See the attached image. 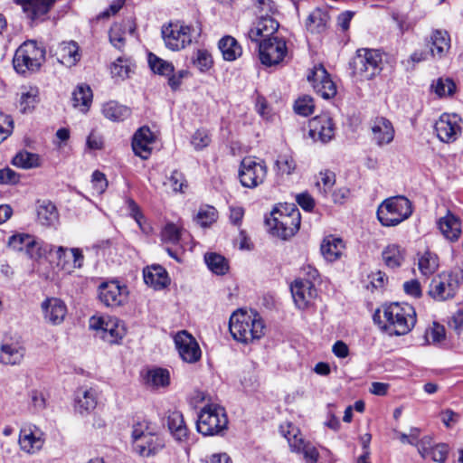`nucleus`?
I'll return each mask as SVG.
<instances>
[{
	"instance_id": "1",
	"label": "nucleus",
	"mask_w": 463,
	"mask_h": 463,
	"mask_svg": "<svg viewBox=\"0 0 463 463\" xmlns=\"http://www.w3.org/2000/svg\"><path fill=\"white\" fill-rule=\"evenodd\" d=\"M229 329L236 341L248 344L264 335L265 326L257 312L239 309L231 316Z\"/></svg>"
},
{
	"instance_id": "2",
	"label": "nucleus",
	"mask_w": 463,
	"mask_h": 463,
	"mask_svg": "<svg viewBox=\"0 0 463 463\" xmlns=\"http://www.w3.org/2000/svg\"><path fill=\"white\" fill-rule=\"evenodd\" d=\"M384 322L382 328L390 335H404L414 327L417 317L414 307L408 303H391L383 307Z\"/></svg>"
},
{
	"instance_id": "3",
	"label": "nucleus",
	"mask_w": 463,
	"mask_h": 463,
	"mask_svg": "<svg viewBox=\"0 0 463 463\" xmlns=\"http://www.w3.org/2000/svg\"><path fill=\"white\" fill-rule=\"evenodd\" d=\"M301 216L294 203H279L266 218V223L274 234L286 240L292 237L299 229Z\"/></svg>"
},
{
	"instance_id": "4",
	"label": "nucleus",
	"mask_w": 463,
	"mask_h": 463,
	"mask_svg": "<svg viewBox=\"0 0 463 463\" xmlns=\"http://www.w3.org/2000/svg\"><path fill=\"white\" fill-rule=\"evenodd\" d=\"M383 54L378 49L360 48L349 62L351 74L357 80H372L383 69Z\"/></svg>"
},
{
	"instance_id": "5",
	"label": "nucleus",
	"mask_w": 463,
	"mask_h": 463,
	"mask_svg": "<svg viewBox=\"0 0 463 463\" xmlns=\"http://www.w3.org/2000/svg\"><path fill=\"white\" fill-rule=\"evenodd\" d=\"M412 213V204L405 196L385 199L377 209V218L385 227H392L407 220Z\"/></svg>"
},
{
	"instance_id": "6",
	"label": "nucleus",
	"mask_w": 463,
	"mask_h": 463,
	"mask_svg": "<svg viewBox=\"0 0 463 463\" xmlns=\"http://www.w3.org/2000/svg\"><path fill=\"white\" fill-rule=\"evenodd\" d=\"M44 58V50L38 47L34 41H27L15 51L13 66L17 73L26 75L39 71Z\"/></svg>"
},
{
	"instance_id": "7",
	"label": "nucleus",
	"mask_w": 463,
	"mask_h": 463,
	"mask_svg": "<svg viewBox=\"0 0 463 463\" xmlns=\"http://www.w3.org/2000/svg\"><path fill=\"white\" fill-rule=\"evenodd\" d=\"M228 426V418L224 408L217 404L204 406L196 422L198 432L203 436L222 435Z\"/></svg>"
},
{
	"instance_id": "8",
	"label": "nucleus",
	"mask_w": 463,
	"mask_h": 463,
	"mask_svg": "<svg viewBox=\"0 0 463 463\" xmlns=\"http://www.w3.org/2000/svg\"><path fill=\"white\" fill-rule=\"evenodd\" d=\"M462 281V270H455L448 275L434 278L430 284L429 295L437 301L452 298Z\"/></svg>"
},
{
	"instance_id": "9",
	"label": "nucleus",
	"mask_w": 463,
	"mask_h": 463,
	"mask_svg": "<svg viewBox=\"0 0 463 463\" xmlns=\"http://www.w3.org/2000/svg\"><path fill=\"white\" fill-rule=\"evenodd\" d=\"M280 432L287 439L292 451L303 454L308 463H316L317 461L319 453L317 448L301 437L297 427L291 423H288L285 426L281 425Z\"/></svg>"
},
{
	"instance_id": "10",
	"label": "nucleus",
	"mask_w": 463,
	"mask_h": 463,
	"mask_svg": "<svg viewBox=\"0 0 463 463\" xmlns=\"http://www.w3.org/2000/svg\"><path fill=\"white\" fill-rule=\"evenodd\" d=\"M287 55V43L283 38L269 37L259 43L260 60L266 66L270 67L281 63Z\"/></svg>"
},
{
	"instance_id": "11",
	"label": "nucleus",
	"mask_w": 463,
	"mask_h": 463,
	"mask_svg": "<svg viewBox=\"0 0 463 463\" xmlns=\"http://www.w3.org/2000/svg\"><path fill=\"white\" fill-rule=\"evenodd\" d=\"M267 173L268 168L263 161L245 157L240 165L239 179L242 186L255 188L264 182Z\"/></svg>"
},
{
	"instance_id": "12",
	"label": "nucleus",
	"mask_w": 463,
	"mask_h": 463,
	"mask_svg": "<svg viewBox=\"0 0 463 463\" xmlns=\"http://www.w3.org/2000/svg\"><path fill=\"white\" fill-rule=\"evenodd\" d=\"M190 25L176 22L162 27V36L165 46L172 51H179L192 43Z\"/></svg>"
},
{
	"instance_id": "13",
	"label": "nucleus",
	"mask_w": 463,
	"mask_h": 463,
	"mask_svg": "<svg viewBox=\"0 0 463 463\" xmlns=\"http://www.w3.org/2000/svg\"><path fill=\"white\" fill-rule=\"evenodd\" d=\"M90 327L99 331L100 337L109 344L118 343L126 333L123 324L115 317H92Z\"/></svg>"
},
{
	"instance_id": "14",
	"label": "nucleus",
	"mask_w": 463,
	"mask_h": 463,
	"mask_svg": "<svg viewBox=\"0 0 463 463\" xmlns=\"http://www.w3.org/2000/svg\"><path fill=\"white\" fill-rule=\"evenodd\" d=\"M99 301L108 307H118L128 300V290L126 285L118 280L102 282L98 288Z\"/></svg>"
},
{
	"instance_id": "15",
	"label": "nucleus",
	"mask_w": 463,
	"mask_h": 463,
	"mask_svg": "<svg viewBox=\"0 0 463 463\" xmlns=\"http://www.w3.org/2000/svg\"><path fill=\"white\" fill-rule=\"evenodd\" d=\"M438 138L452 143L461 135L460 118L457 114H442L434 125Z\"/></svg>"
},
{
	"instance_id": "16",
	"label": "nucleus",
	"mask_w": 463,
	"mask_h": 463,
	"mask_svg": "<svg viewBox=\"0 0 463 463\" xmlns=\"http://www.w3.org/2000/svg\"><path fill=\"white\" fill-rule=\"evenodd\" d=\"M307 80L316 93L323 99H329L335 96L336 86L322 65L315 66L307 75Z\"/></svg>"
},
{
	"instance_id": "17",
	"label": "nucleus",
	"mask_w": 463,
	"mask_h": 463,
	"mask_svg": "<svg viewBox=\"0 0 463 463\" xmlns=\"http://www.w3.org/2000/svg\"><path fill=\"white\" fill-rule=\"evenodd\" d=\"M56 0H15L31 25L38 24L46 20L47 14L54 5Z\"/></svg>"
},
{
	"instance_id": "18",
	"label": "nucleus",
	"mask_w": 463,
	"mask_h": 463,
	"mask_svg": "<svg viewBox=\"0 0 463 463\" xmlns=\"http://www.w3.org/2000/svg\"><path fill=\"white\" fill-rule=\"evenodd\" d=\"M44 442V433L36 425L28 424L21 428L18 443L25 453L35 454L43 449Z\"/></svg>"
},
{
	"instance_id": "19",
	"label": "nucleus",
	"mask_w": 463,
	"mask_h": 463,
	"mask_svg": "<svg viewBox=\"0 0 463 463\" xmlns=\"http://www.w3.org/2000/svg\"><path fill=\"white\" fill-rule=\"evenodd\" d=\"M309 136L315 141L327 143L335 137V123L333 118L326 113L316 116L309 120Z\"/></svg>"
},
{
	"instance_id": "20",
	"label": "nucleus",
	"mask_w": 463,
	"mask_h": 463,
	"mask_svg": "<svg viewBox=\"0 0 463 463\" xmlns=\"http://www.w3.org/2000/svg\"><path fill=\"white\" fill-rule=\"evenodd\" d=\"M175 344L181 358L186 363H195L201 357V349L196 340L186 331L178 332Z\"/></svg>"
},
{
	"instance_id": "21",
	"label": "nucleus",
	"mask_w": 463,
	"mask_h": 463,
	"mask_svg": "<svg viewBox=\"0 0 463 463\" xmlns=\"http://www.w3.org/2000/svg\"><path fill=\"white\" fill-rule=\"evenodd\" d=\"M290 290L296 306L300 309L310 306L317 297V289L310 279H296Z\"/></svg>"
},
{
	"instance_id": "22",
	"label": "nucleus",
	"mask_w": 463,
	"mask_h": 463,
	"mask_svg": "<svg viewBox=\"0 0 463 463\" xmlns=\"http://www.w3.org/2000/svg\"><path fill=\"white\" fill-rule=\"evenodd\" d=\"M165 447V439L158 431L133 443L134 451L144 458L156 456Z\"/></svg>"
},
{
	"instance_id": "23",
	"label": "nucleus",
	"mask_w": 463,
	"mask_h": 463,
	"mask_svg": "<svg viewBox=\"0 0 463 463\" xmlns=\"http://www.w3.org/2000/svg\"><path fill=\"white\" fill-rule=\"evenodd\" d=\"M44 320L52 325L57 326L63 322L67 307L65 303L57 298H50L42 303Z\"/></svg>"
},
{
	"instance_id": "24",
	"label": "nucleus",
	"mask_w": 463,
	"mask_h": 463,
	"mask_svg": "<svg viewBox=\"0 0 463 463\" xmlns=\"http://www.w3.org/2000/svg\"><path fill=\"white\" fill-rule=\"evenodd\" d=\"M279 27V24L275 18L267 14H260L255 26L249 31L248 34L252 42L258 43L260 37L264 39L274 37L273 34Z\"/></svg>"
},
{
	"instance_id": "25",
	"label": "nucleus",
	"mask_w": 463,
	"mask_h": 463,
	"mask_svg": "<svg viewBox=\"0 0 463 463\" xmlns=\"http://www.w3.org/2000/svg\"><path fill=\"white\" fill-rule=\"evenodd\" d=\"M154 134L148 127H141L134 134L132 149L136 156L142 159H147L151 154L150 145L154 142Z\"/></svg>"
},
{
	"instance_id": "26",
	"label": "nucleus",
	"mask_w": 463,
	"mask_h": 463,
	"mask_svg": "<svg viewBox=\"0 0 463 463\" xmlns=\"http://www.w3.org/2000/svg\"><path fill=\"white\" fill-rule=\"evenodd\" d=\"M373 140L379 146L390 144L394 137V128L392 122L383 117L374 118L372 122Z\"/></svg>"
},
{
	"instance_id": "27",
	"label": "nucleus",
	"mask_w": 463,
	"mask_h": 463,
	"mask_svg": "<svg viewBox=\"0 0 463 463\" xmlns=\"http://www.w3.org/2000/svg\"><path fill=\"white\" fill-rule=\"evenodd\" d=\"M431 56L440 60L444 58L450 49V36L445 30L432 31L428 42Z\"/></svg>"
},
{
	"instance_id": "28",
	"label": "nucleus",
	"mask_w": 463,
	"mask_h": 463,
	"mask_svg": "<svg viewBox=\"0 0 463 463\" xmlns=\"http://www.w3.org/2000/svg\"><path fill=\"white\" fill-rule=\"evenodd\" d=\"M330 15L326 8H316L305 22L306 30L311 34H322L328 26Z\"/></svg>"
},
{
	"instance_id": "29",
	"label": "nucleus",
	"mask_w": 463,
	"mask_h": 463,
	"mask_svg": "<svg viewBox=\"0 0 463 463\" xmlns=\"http://www.w3.org/2000/svg\"><path fill=\"white\" fill-rule=\"evenodd\" d=\"M98 403V392L92 387L81 386L75 392V408L80 413L94 410Z\"/></svg>"
},
{
	"instance_id": "30",
	"label": "nucleus",
	"mask_w": 463,
	"mask_h": 463,
	"mask_svg": "<svg viewBox=\"0 0 463 463\" xmlns=\"http://www.w3.org/2000/svg\"><path fill=\"white\" fill-rule=\"evenodd\" d=\"M144 281L146 285L159 290L170 284L167 271L160 265H153L144 269Z\"/></svg>"
},
{
	"instance_id": "31",
	"label": "nucleus",
	"mask_w": 463,
	"mask_h": 463,
	"mask_svg": "<svg viewBox=\"0 0 463 463\" xmlns=\"http://www.w3.org/2000/svg\"><path fill=\"white\" fill-rule=\"evenodd\" d=\"M167 427L175 440L177 442L187 440L189 430L180 411H174L168 414Z\"/></svg>"
},
{
	"instance_id": "32",
	"label": "nucleus",
	"mask_w": 463,
	"mask_h": 463,
	"mask_svg": "<svg viewBox=\"0 0 463 463\" xmlns=\"http://www.w3.org/2000/svg\"><path fill=\"white\" fill-rule=\"evenodd\" d=\"M438 226L442 234L450 241H458L461 235V222L449 212L439 220Z\"/></svg>"
},
{
	"instance_id": "33",
	"label": "nucleus",
	"mask_w": 463,
	"mask_h": 463,
	"mask_svg": "<svg viewBox=\"0 0 463 463\" xmlns=\"http://www.w3.org/2000/svg\"><path fill=\"white\" fill-rule=\"evenodd\" d=\"M57 55L58 61L67 67L76 65L81 57L80 47L74 41L61 43L59 45Z\"/></svg>"
},
{
	"instance_id": "34",
	"label": "nucleus",
	"mask_w": 463,
	"mask_h": 463,
	"mask_svg": "<svg viewBox=\"0 0 463 463\" xmlns=\"http://www.w3.org/2000/svg\"><path fill=\"white\" fill-rule=\"evenodd\" d=\"M37 220L46 227L55 226L59 222V213L56 206L50 201H38Z\"/></svg>"
},
{
	"instance_id": "35",
	"label": "nucleus",
	"mask_w": 463,
	"mask_h": 463,
	"mask_svg": "<svg viewBox=\"0 0 463 463\" xmlns=\"http://www.w3.org/2000/svg\"><path fill=\"white\" fill-rule=\"evenodd\" d=\"M25 350L18 343H6L1 345L0 362L7 365L19 364L24 356Z\"/></svg>"
},
{
	"instance_id": "36",
	"label": "nucleus",
	"mask_w": 463,
	"mask_h": 463,
	"mask_svg": "<svg viewBox=\"0 0 463 463\" xmlns=\"http://www.w3.org/2000/svg\"><path fill=\"white\" fill-rule=\"evenodd\" d=\"M405 256L406 250L395 243L387 245L382 252L383 260L390 269L401 267L405 260Z\"/></svg>"
},
{
	"instance_id": "37",
	"label": "nucleus",
	"mask_w": 463,
	"mask_h": 463,
	"mask_svg": "<svg viewBox=\"0 0 463 463\" xmlns=\"http://www.w3.org/2000/svg\"><path fill=\"white\" fill-rule=\"evenodd\" d=\"M344 242L342 239L332 235L326 237L320 247V250L324 258L328 261L336 260L342 254Z\"/></svg>"
},
{
	"instance_id": "38",
	"label": "nucleus",
	"mask_w": 463,
	"mask_h": 463,
	"mask_svg": "<svg viewBox=\"0 0 463 463\" xmlns=\"http://www.w3.org/2000/svg\"><path fill=\"white\" fill-rule=\"evenodd\" d=\"M102 114L109 120L123 121L130 116L131 110L127 106L110 100L103 105Z\"/></svg>"
},
{
	"instance_id": "39",
	"label": "nucleus",
	"mask_w": 463,
	"mask_h": 463,
	"mask_svg": "<svg viewBox=\"0 0 463 463\" xmlns=\"http://www.w3.org/2000/svg\"><path fill=\"white\" fill-rule=\"evenodd\" d=\"M219 49L224 60L232 61L240 57L242 50L238 42L232 36L222 37L218 43Z\"/></svg>"
},
{
	"instance_id": "40",
	"label": "nucleus",
	"mask_w": 463,
	"mask_h": 463,
	"mask_svg": "<svg viewBox=\"0 0 463 463\" xmlns=\"http://www.w3.org/2000/svg\"><path fill=\"white\" fill-rule=\"evenodd\" d=\"M12 164L23 169H32L41 166L42 160L38 154L22 150L14 156Z\"/></svg>"
},
{
	"instance_id": "41",
	"label": "nucleus",
	"mask_w": 463,
	"mask_h": 463,
	"mask_svg": "<svg viewBox=\"0 0 463 463\" xmlns=\"http://www.w3.org/2000/svg\"><path fill=\"white\" fill-rule=\"evenodd\" d=\"M156 431H158V427L156 423L146 419L138 420L132 427L131 437L133 443Z\"/></svg>"
},
{
	"instance_id": "42",
	"label": "nucleus",
	"mask_w": 463,
	"mask_h": 463,
	"mask_svg": "<svg viewBox=\"0 0 463 463\" xmlns=\"http://www.w3.org/2000/svg\"><path fill=\"white\" fill-rule=\"evenodd\" d=\"M146 384L153 387H165L170 383L169 371L164 368H153L147 371L145 377Z\"/></svg>"
},
{
	"instance_id": "43",
	"label": "nucleus",
	"mask_w": 463,
	"mask_h": 463,
	"mask_svg": "<svg viewBox=\"0 0 463 463\" xmlns=\"http://www.w3.org/2000/svg\"><path fill=\"white\" fill-rule=\"evenodd\" d=\"M71 256L72 269H80L83 266L84 255L82 250L79 248L68 249L62 246L56 248V258L59 260V263L61 262L62 258Z\"/></svg>"
},
{
	"instance_id": "44",
	"label": "nucleus",
	"mask_w": 463,
	"mask_h": 463,
	"mask_svg": "<svg viewBox=\"0 0 463 463\" xmlns=\"http://www.w3.org/2000/svg\"><path fill=\"white\" fill-rule=\"evenodd\" d=\"M204 261L208 269L216 275H224L229 269L226 259L218 253H206Z\"/></svg>"
},
{
	"instance_id": "45",
	"label": "nucleus",
	"mask_w": 463,
	"mask_h": 463,
	"mask_svg": "<svg viewBox=\"0 0 463 463\" xmlns=\"http://www.w3.org/2000/svg\"><path fill=\"white\" fill-rule=\"evenodd\" d=\"M92 101V91L88 85H79L72 93V104L74 107H82L86 111Z\"/></svg>"
},
{
	"instance_id": "46",
	"label": "nucleus",
	"mask_w": 463,
	"mask_h": 463,
	"mask_svg": "<svg viewBox=\"0 0 463 463\" xmlns=\"http://www.w3.org/2000/svg\"><path fill=\"white\" fill-rule=\"evenodd\" d=\"M55 246L43 241H37L33 237V243L27 248L25 254L32 260H40L46 258L48 254H51L53 250L56 251Z\"/></svg>"
},
{
	"instance_id": "47",
	"label": "nucleus",
	"mask_w": 463,
	"mask_h": 463,
	"mask_svg": "<svg viewBox=\"0 0 463 463\" xmlns=\"http://www.w3.org/2000/svg\"><path fill=\"white\" fill-rule=\"evenodd\" d=\"M148 64L155 73L162 76L168 77L175 71L172 62L161 59L152 52L148 54Z\"/></svg>"
},
{
	"instance_id": "48",
	"label": "nucleus",
	"mask_w": 463,
	"mask_h": 463,
	"mask_svg": "<svg viewBox=\"0 0 463 463\" xmlns=\"http://www.w3.org/2000/svg\"><path fill=\"white\" fill-rule=\"evenodd\" d=\"M438 267V257L432 252L426 251L419 258L418 268L420 273L426 277L433 274Z\"/></svg>"
},
{
	"instance_id": "49",
	"label": "nucleus",
	"mask_w": 463,
	"mask_h": 463,
	"mask_svg": "<svg viewBox=\"0 0 463 463\" xmlns=\"http://www.w3.org/2000/svg\"><path fill=\"white\" fill-rule=\"evenodd\" d=\"M431 90L438 97L451 96L456 90V84L450 78H439L431 84Z\"/></svg>"
},
{
	"instance_id": "50",
	"label": "nucleus",
	"mask_w": 463,
	"mask_h": 463,
	"mask_svg": "<svg viewBox=\"0 0 463 463\" xmlns=\"http://www.w3.org/2000/svg\"><path fill=\"white\" fill-rule=\"evenodd\" d=\"M110 72L113 78L117 80H125L129 77L131 72V62L128 59L119 57L110 67Z\"/></svg>"
},
{
	"instance_id": "51",
	"label": "nucleus",
	"mask_w": 463,
	"mask_h": 463,
	"mask_svg": "<svg viewBox=\"0 0 463 463\" xmlns=\"http://www.w3.org/2000/svg\"><path fill=\"white\" fill-rule=\"evenodd\" d=\"M126 203L130 216L136 221L141 231L146 234L149 233L151 227L146 223V218L143 215L137 203L131 198H128Z\"/></svg>"
},
{
	"instance_id": "52",
	"label": "nucleus",
	"mask_w": 463,
	"mask_h": 463,
	"mask_svg": "<svg viewBox=\"0 0 463 463\" xmlns=\"http://www.w3.org/2000/svg\"><path fill=\"white\" fill-rule=\"evenodd\" d=\"M33 243V236L27 233H15L8 239V248L16 251H26L27 248Z\"/></svg>"
},
{
	"instance_id": "53",
	"label": "nucleus",
	"mask_w": 463,
	"mask_h": 463,
	"mask_svg": "<svg viewBox=\"0 0 463 463\" xmlns=\"http://www.w3.org/2000/svg\"><path fill=\"white\" fill-rule=\"evenodd\" d=\"M39 90L36 87H29L22 91L20 98L21 111L26 113L30 111L38 102Z\"/></svg>"
},
{
	"instance_id": "54",
	"label": "nucleus",
	"mask_w": 463,
	"mask_h": 463,
	"mask_svg": "<svg viewBox=\"0 0 463 463\" xmlns=\"http://www.w3.org/2000/svg\"><path fill=\"white\" fill-rule=\"evenodd\" d=\"M315 103L309 95L300 96L294 103V111L300 116L307 117L314 112Z\"/></svg>"
},
{
	"instance_id": "55",
	"label": "nucleus",
	"mask_w": 463,
	"mask_h": 463,
	"mask_svg": "<svg viewBox=\"0 0 463 463\" xmlns=\"http://www.w3.org/2000/svg\"><path fill=\"white\" fill-rule=\"evenodd\" d=\"M126 26L122 24H114L109 33L110 43L117 49L121 50L125 46Z\"/></svg>"
},
{
	"instance_id": "56",
	"label": "nucleus",
	"mask_w": 463,
	"mask_h": 463,
	"mask_svg": "<svg viewBox=\"0 0 463 463\" xmlns=\"http://www.w3.org/2000/svg\"><path fill=\"white\" fill-rule=\"evenodd\" d=\"M217 219V211L214 207L204 205L201 207L196 215V222L202 227L210 226Z\"/></svg>"
},
{
	"instance_id": "57",
	"label": "nucleus",
	"mask_w": 463,
	"mask_h": 463,
	"mask_svg": "<svg viewBox=\"0 0 463 463\" xmlns=\"http://www.w3.org/2000/svg\"><path fill=\"white\" fill-rule=\"evenodd\" d=\"M296 166V162L289 154H281L276 160V168L280 175H291L295 171Z\"/></svg>"
},
{
	"instance_id": "58",
	"label": "nucleus",
	"mask_w": 463,
	"mask_h": 463,
	"mask_svg": "<svg viewBox=\"0 0 463 463\" xmlns=\"http://www.w3.org/2000/svg\"><path fill=\"white\" fill-rule=\"evenodd\" d=\"M335 183V175L331 171L320 172L316 185L317 186L320 193L325 195L332 189Z\"/></svg>"
},
{
	"instance_id": "59",
	"label": "nucleus",
	"mask_w": 463,
	"mask_h": 463,
	"mask_svg": "<svg viewBox=\"0 0 463 463\" xmlns=\"http://www.w3.org/2000/svg\"><path fill=\"white\" fill-rule=\"evenodd\" d=\"M182 235V230L175 223L165 224L161 232V239L165 242L176 244L179 242Z\"/></svg>"
},
{
	"instance_id": "60",
	"label": "nucleus",
	"mask_w": 463,
	"mask_h": 463,
	"mask_svg": "<svg viewBox=\"0 0 463 463\" xmlns=\"http://www.w3.org/2000/svg\"><path fill=\"white\" fill-rule=\"evenodd\" d=\"M193 62L202 72L211 69L213 64V57L207 50H198Z\"/></svg>"
},
{
	"instance_id": "61",
	"label": "nucleus",
	"mask_w": 463,
	"mask_h": 463,
	"mask_svg": "<svg viewBox=\"0 0 463 463\" xmlns=\"http://www.w3.org/2000/svg\"><path fill=\"white\" fill-rule=\"evenodd\" d=\"M192 145L196 150H202L211 143V137L206 129H198L194 132L191 140Z\"/></svg>"
},
{
	"instance_id": "62",
	"label": "nucleus",
	"mask_w": 463,
	"mask_h": 463,
	"mask_svg": "<svg viewBox=\"0 0 463 463\" xmlns=\"http://www.w3.org/2000/svg\"><path fill=\"white\" fill-rule=\"evenodd\" d=\"M125 2H126V0L112 1V3L109 5V6L106 10H104V11L100 12L99 14H97L95 20L96 21L108 20L111 16L116 15L123 8V6L125 5Z\"/></svg>"
},
{
	"instance_id": "63",
	"label": "nucleus",
	"mask_w": 463,
	"mask_h": 463,
	"mask_svg": "<svg viewBox=\"0 0 463 463\" xmlns=\"http://www.w3.org/2000/svg\"><path fill=\"white\" fill-rule=\"evenodd\" d=\"M20 178L21 175L9 167L0 169V185H14L20 182Z\"/></svg>"
},
{
	"instance_id": "64",
	"label": "nucleus",
	"mask_w": 463,
	"mask_h": 463,
	"mask_svg": "<svg viewBox=\"0 0 463 463\" xmlns=\"http://www.w3.org/2000/svg\"><path fill=\"white\" fill-rule=\"evenodd\" d=\"M430 458L435 462L444 463L449 454V446L445 443H439L431 447L430 449Z\"/></svg>"
}]
</instances>
